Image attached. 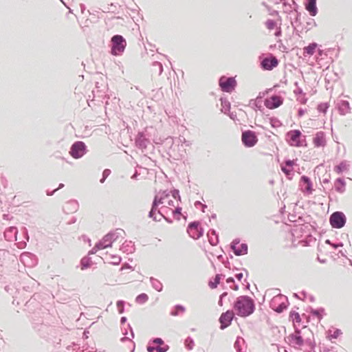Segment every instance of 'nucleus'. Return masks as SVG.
Masks as SVG:
<instances>
[{
    "label": "nucleus",
    "instance_id": "nucleus-1",
    "mask_svg": "<svg viewBox=\"0 0 352 352\" xmlns=\"http://www.w3.org/2000/svg\"><path fill=\"white\" fill-rule=\"evenodd\" d=\"M234 308L237 311V315L247 317L251 315L255 309L254 300L248 296H241L236 298Z\"/></svg>",
    "mask_w": 352,
    "mask_h": 352
},
{
    "label": "nucleus",
    "instance_id": "nucleus-2",
    "mask_svg": "<svg viewBox=\"0 0 352 352\" xmlns=\"http://www.w3.org/2000/svg\"><path fill=\"white\" fill-rule=\"evenodd\" d=\"M111 54L113 56L122 55L126 46V41L125 38L122 35L116 34L111 37Z\"/></svg>",
    "mask_w": 352,
    "mask_h": 352
},
{
    "label": "nucleus",
    "instance_id": "nucleus-3",
    "mask_svg": "<svg viewBox=\"0 0 352 352\" xmlns=\"http://www.w3.org/2000/svg\"><path fill=\"white\" fill-rule=\"evenodd\" d=\"M287 297L283 294H278L273 297L270 302V308L279 314L282 313L287 307Z\"/></svg>",
    "mask_w": 352,
    "mask_h": 352
},
{
    "label": "nucleus",
    "instance_id": "nucleus-4",
    "mask_svg": "<svg viewBox=\"0 0 352 352\" xmlns=\"http://www.w3.org/2000/svg\"><path fill=\"white\" fill-rule=\"evenodd\" d=\"M122 233H124V231L122 229L111 231L99 241V245L104 249L111 247L112 243L122 236Z\"/></svg>",
    "mask_w": 352,
    "mask_h": 352
},
{
    "label": "nucleus",
    "instance_id": "nucleus-5",
    "mask_svg": "<svg viewBox=\"0 0 352 352\" xmlns=\"http://www.w3.org/2000/svg\"><path fill=\"white\" fill-rule=\"evenodd\" d=\"M87 152V146L82 141L75 142L71 146L69 154L74 159L83 157Z\"/></svg>",
    "mask_w": 352,
    "mask_h": 352
},
{
    "label": "nucleus",
    "instance_id": "nucleus-6",
    "mask_svg": "<svg viewBox=\"0 0 352 352\" xmlns=\"http://www.w3.org/2000/svg\"><path fill=\"white\" fill-rule=\"evenodd\" d=\"M237 82L234 77L221 76L219 80V85L223 92L231 93L236 87Z\"/></svg>",
    "mask_w": 352,
    "mask_h": 352
},
{
    "label": "nucleus",
    "instance_id": "nucleus-7",
    "mask_svg": "<svg viewBox=\"0 0 352 352\" xmlns=\"http://www.w3.org/2000/svg\"><path fill=\"white\" fill-rule=\"evenodd\" d=\"M329 222L332 228L340 229L345 226L346 218L342 212L336 211L331 214Z\"/></svg>",
    "mask_w": 352,
    "mask_h": 352
},
{
    "label": "nucleus",
    "instance_id": "nucleus-8",
    "mask_svg": "<svg viewBox=\"0 0 352 352\" xmlns=\"http://www.w3.org/2000/svg\"><path fill=\"white\" fill-rule=\"evenodd\" d=\"M302 133L299 130H292L287 133V141L290 146L300 147L302 146L300 141Z\"/></svg>",
    "mask_w": 352,
    "mask_h": 352
},
{
    "label": "nucleus",
    "instance_id": "nucleus-9",
    "mask_svg": "<svg viewBox=\"0 0 352 352\" xmlns=\"http://www.w3.org/2000/svg\"><path fill=\"white\" fill-rule=\"evenodd\" d=\"M187 232L189 236L194 239H199L204 234V230L199 227V221L190 223L187 228Z\"/></svg>",
    "mask_w": 352,
    "mask_h": 352
},
{
    "label": "nucleus",
    "instance_id": "nucleus-10",
    "mask_svg": "<svg viewBox=\"0 0 352 352\" xmlns=\"http://www.w3.org/2000/svg\"><path fill=\"white\" fill-rule=\"evenodd\" d=\"M230 248L236 256H241L248 254V245L245 243H240L239 239H235L230 244Z\"/></svg>",
    "mask_w": 352,
    "mask_h": 352
},
{
    "label": "nucleus",
    "instance_id": "nucleus-11",
    "mask_svg": "<svg viewBox=\"0 0 352 352\" xmlns=\"http://www.w3.org/2000/svg\"><path fill=\"white\" fill-rule=\"evenodd\" d=\"M242 142L246 147H252L254 146L258 139L255 133L252 131H245L242 133Z\"/></svg>",
    "mask_w": 352,
    "mask_h": 352
},
{
    "label": "nucleus",
    "instance_id": "nucleus-12",
    "mask_svg": "<svg viewBox=\"0 0 352 352\" xmlns=\"http://www.w3.org/2000/svg\"><path fill=\"white\" fill-rule=\"evenodd\" d=\"M135 143L136 147L144 151V150H145L147 148L148 145L150 144L151 142L149 139L146 137V133L142 131L139 132L136 135L135 139Z\"/></svg>",
    "mask_w": 352,
    "mask_h": 352
},
{
    "label": "nucleus",
    "instance_id": "nucleus-13",
    "mask_svg": "<svg viewBox=\"0 0 352 352\" xmlns=\"http://www.w3.org/2000/svg\"><path fill=\"white\" fill-rule=\"evenodd\" d=\"M278 65V59L273 55L264 58L261 62V67L263 70L270 71Z\"/></svg>",
    "mask_w": 352,
    "mask_h": 352
},
{
    "label": "nucleus",
    "instance_id": "nucleus-14",
    "mask_svg": "<svg viewBox=\"0 0 352 352\" xmlns=\"http://www.w3.org/2000/svg\"><path fill=\"white\" fill-rule=\"evenodd\" d=\"M234 314L232 311L228 310L227 311L221 314L219 321L221 324L220 329H224L229 327L234 318Z\"/></svg>",
    "mask_w": 352,
    "mask_h": 352
},
{
    "label": "nucleus",
    "instance_id": "nucleus-15",
    "mask_svg": "<svg viewBox=\"0 0 352 352\" xmlns=\"http://www.w3.org/2000/svg\"><path fill=\"white\" fill-rule=\"evenodd\" d=\"M283 102V98L277 95H273L269 98L265 99V105L270 109H276L280 107Z\"/></svg>",
    "mask_w": 352,
    "mask_h": 352
},
{
    "label": "nucleus",
    "instance_id": "nucleus-16",
    "mask_svg": "<svg viewBox=\"0 0 352 352\" xmlns=\"http://www.w3.org/2000/svg\"><path fill=\"white\" fill-rule=\"evenodd\" d=\"M287 339L289 342L293 346H301L304 344V340L300 336V331L298 329L295 330L294 333L290 334Z\"/></svg>",
    "mask_w": 352,
    "mask_h": 352
},
{
    "label": "nucleus",
    "instance_id": "nucleus-17",
    "mask_svg": "<svg viewBox=\"0 0 352 352\" xmlns=\"http://www.w3.org/2000/svg\"><path fill=\"white\" fill-rule=\"evenodd\" d=\"M300 186L302 192L310 195L312 193V182L309 177L302 175L300 178Z\"/></svg>",
    "mask_w": 352,
    "mask_h": 352
},
{
    "label": "nucleus",
    "instance_id": "nucleus-18",
    "mask_svg": "<svg viewBox=\"0 0 352 352\" xmlns=\"http://www.w3.org/2000/svg\"><path fill=\"white\" fill-rule=\"evenodd\" d=\"M21 261L28 267H32L35 264V256L30 252H23L20 256Z\"/></svg>",
    "mask_w": 352,
    "mask_h": 352
},
{
    "label": "nucleus",
    "instance_id": "nucleus-19",
    "mask_svg": "<svg viewBox=\"0 0 352 352\" xmlns=\"http://www.w3.org/2000/svg\"><path fill=\"white\" fill-rule=\"evenodd\" d=\"M160 204H162L158 199V195H155L152 204L151 209L148 213V217L153 219L155 221H160L161 220V218L157 219V216L155 214L156 212L158 210L157 207Z\"/></svg>",
    "mask_w": 352,
    "mask_h": 352
},
{
    "label": "nucleus",
    "instance_id": "nucleus-20",
    "mask_svg": "<svg viewBox=\"0 0 352 352\" xmlns=\"http://www.w3.org/2000/svg\"><path fill=\"white\" fill-rule=\"evenodd\" d=\"M18 230L16 227H10L4 232V237L8 241H13L17 240Z\"/></svg>",
    "mask_w": 352,
    "mask_h": 352
},
{
    "label": "nucleus",
    "instance_id": "nucleus-21",
    "mask_svg": "<svg viewBox=\"0 0 352 352\" xmlns=\"http://www.w3.org/2000/svg\"><path fill=\"white\" fill-rule=\"evenodd\" d=\"M313 142L316 147L324 146L326 145L324 133L322 131L317 132L314 138Z\"/></svg>",
    "mask_w": 352,
    "mask_h": 352
},
{
    "label": "nucleus",
    "instance_id": "nucleus-22",
    "mask_svg": "<svg viewBox=\"0 0 352 352\" xmlns=\"http://www.w3.org/2000/svg\"><path fill=\"white\" fill-rule=\"evenodd\" d=\"M305 9L312 16H314L318 13V8L316 6V0H305Z\"/></svg>",
    "mask_w": 352,
    "mask_h": 352
},
{
    "label": "nucleus",
    "instance_id": "nucleus-23",
    "mask_svg": "<svg viewBox=\"0 0 352 352\" xmlns=\"http://www.w3.org/2000/svg\"><path fill=\"white\" fill-rule=\"evenodd\" d=\"M78 203L76 200H69L63 206V210L66 213H73L78 210Z\"/></svg>",
    "mask_w": 352,
    "mask_h": 352
},
{
    "label": "nucleus",
    "instance_id": "nucleus-24",
    "mask_svg": "<svg viewBox=\"0 0 352 352\" xmlns=\"http://www.w3.org/2000/svg\"><path fill=\"white\" fill-rule=\"evenodd\" d=\"M120 250L124 253H133L135 251L134 243L131 241H125L120 246Z\"/></svg>",
    "mask_w": 352,
    "mask_h": 352
},
{
    "label": "nucleus",
    "instance_id": "nucleus-25",
    "mask_svg": "<svg viewBox=\"0 0 352 352\" xmlns=\"http://www.w3.org/2000/svg\"><path fill=\"white\" fill-rule=\"evenodd\" d=\"M339 112L341 115H346L350 113V104L347 100H342L338 106Z\"/></svg>",
    "mask_w": 352,
    "mask_h": 352
},
{
    "label": "nucleus",
    "instance_id": "nucleus-26",
    "mask_svg": "<svg viewBox=\"0 0 352 352\" xmlns=\"http://www.w3.org/2000/svg\"><path fill=\"white\" fill-rule=\"evenodd\" d=\"M209 243L212 245H216L219 243V236L217 232L214 229H210L208 234Z\"/></svg>",
    "mask_w": 352,
    "mask_h": 352
},
{
    "label": "nucleus",
    "instance_id": "nucleus-27",
    "mask_svg": "<svg viewBox=\"0 0 352 352\" xmlns=\"http://www.w3.org/2000/svg\"><path fill=\"white\" fill-rule=\"evenodd\" d=\"M346 183L342 178H338L335 182V189L340 193H343L345 191Z\"/></svg>",
    "mask_w": 352,
    "mask_h": 352
},
{
    "label": "nucleus",
    "instance_id": "nucleus-28",
    "mask_svg": "<svg viewBox=\"0 0 352 352\" xmlns=\"http://www.w3.org/2000/svg\"><path fill=\"white\" fill-rule=\"evenodd\" d=\"M245 345V340L243 338L238 336L234 342V346L236 352H245V349H243V346Z\"/></svg>",
    "mask_w": 352,
    "mask_h": 352
},
{
    "label": "nucleus",
    "instance_id": "nucleus-29",
    "mask_svg": "<svg viewBox=\"0 0 352 352\" xmlns=\"http://www.w3.org/2000/svg\"><path fill=\"white\" fill-rule=\"evenodd\" d=\"M349 167V164L346 161L344 160V161H342L338 165H337L334 167V170L338 174H341L342 172L348 170Z\"/></svg>",
    "mask_w": 352,
    "mask_h": 352
},
{
    "label": "nucleus",
    "instance_id": "nucleus-30",
    "mask_svg": "<svg viewBox=\"0 0 352 352\" xmlns=\"http://www.w3.org/2000/svg\"><path fill=\"white\" fill-rule=\"evenodd\" d=\"M151 72L153 74L160 76L163 72L162 64L158 61H155L152 64Z\"/></svg>",
    "mask_w": 352,
    "mask_h": 352
},
{
    "label": "nucleus",
    "instance_id": "nucleus-31",
    "mask_svg": "<svg viewBox=\"0 0 352 352\" xmlns=\"http://www.w3.org/2000/svg\"><path fill=\"white\" fill-rule=\"evenodd\" d=\"M150 282L153 289L157 292H161L163 289L162 283L157 279L151 277Z\"/></svg>",
    "mask_w": 352,
    "mask_h": 352
},
{
    "label": "nucleus",
    "instance_id": "nucleus-32",
    "mask_svg": "<svg viewBox=\"0 0 352 352\" xmlns=\"http://www.w3.org/2000/svg\"><path fill=\"white\" fill-rule=\"evenodd\" d=\"M317 46L318 45L316 43H310L308 46L304 47V53L312 56L315 53Z\"/></svg>",
    "mask_w": 352,
    "mask_h": 352
},
{
    "label": "nucleus",
    "instance_id": "nucleus-33",
    "mask_svg": "<svg viewBox=\"0 0 352 352\" xmlns=\"http://www.w3.org/2000/svg\"><path fill=\"white\" fill-rule=\"evenodd\" d=\"M342 334V331L339 329H336L334 330H329L327 332V338L329 340L336 339Z\"/></svg>",
    "mask_w": 352,
    "mask_h": 352
},
{
    "label": "nucleus",
    "instance_id": "nucleus-34",
    "mask_svg": "<svg viewBox=\"0 0 352 352\" xmlns=\"http://www.w3.org/2000/svg\"><path fill=\"white\" fill-rule=\"evenodd\" d=\"M221 111L224 113H227L228 111L230 109V103L226 98H221Z\"/></svg>",
    "mask_w": 352,
    "mask_h": 352
},
{
    "label": "nucleus",
    "instance_id": "nucleus-35",
    "mask_svg": "<svg viewBox=\"0 0 352 352\" xmlns=\"http://www.w3.org/2000/svg\"><path fill=\"white\" fill-rule=\"evenodd\" d=\"M174 310L170 311V315L173 316H177L179 314V312L184 313L186 311V308L181 305H177L174 307Z\"/></svg>",
    "mask_w": 352,
    "mask_h": 352
},
{
    "label": "nucleus",
    "instance_id": "nucleus-36",
    "mask_svg": "<svg viewBox=\"0 0 352 352\" xmlns=\"http://www.w3.org/2000/svg\"><path fill=\"white\" fill-rule=\"evenodd\" d=\"M324 312V309L323 308H319V309H311V314L313 316H315L317 317V318L320 320L322 318V314Z\"/></svg>",
    "mask_w": 352,
    "mask_h": 352
},
{
    "label": "nucleus",
    "instance_id": "nucleus-37",
    "mask_svg": "<svg viewBox=\"0 0 352 352\" xmlns=\"http://www.w3.org/2000/svg\"><path fill=\"white\" fill-rule=\"evenodd\" d=\"M148 297L147 294L142 293V294H139L136 297L135 302L138 304H144L148 300Z\"/></svg>",
    "mask_w": 352,
    "mask_h": 352
},
{
    "label": "nucleus",
    "instance_id": "nucleus-38",
    "mask_svg": "<svg viewBox=\"0 0 352 352\" xmlns=\"http://www.w3.org/2000/svg\"><path fill=\"white\" fill-rule=\"evenodd\" d=\"M221 276V274H217L214 277V281L209 283V286L210 287V288L214 289L217 287V285L220 283Z\"/></svg>",
    "mask_w": 352,
    "mask_h": 352
},
{
    "label": "nucleus",
    "instance_id": "nucleus-39",
    "mask_svg": "<svg viewBox=\"0 0 352 352\" xmlns=\"http://www.w3.org/2000/svg\"><path fill=\"white\" fill-rule=\"evenodd\" d=\"M80 263L82 270H84L91 266V261L90 258L85 257L82 258Z\"/></svg>",
    "mask_w": 352,
    "mask_h": 352
},
{
    "label": "nucleus",
    "instance_id": "nucleus-40",
    "mask_svg": "<svg viewBox=\"0 0 352 352\" xmlns=\"http://www.w3.org/2000/svg\"><path fill=\"white\" fill-rule=\"evenodd\" d=\"M289 318L296 322H300L301 321L300 316L298 312L292 311L289 314Z\"/></svg>",
    "mask_w": 352,
    "mask_h": 352
},
{
    "label": "nucleus",
    "instance_id": "nucleus-41",
    "mask_svg": "<svg viewBox=\"0 0 352 352\" xmlns=\"http://www.w3.org/2000/svg\"><path fill=\"white\" fill-rule=\"evenodd\" d=\"M185 346L186 347V349H188V350H191L192 349L193 346H194V340H192V338L190 337H188L186 340H185Z\"/></svg>",
    "mask_w": 352,
    "mask_h": 352
},
{
    "label": "nucleus",
    "instance_id": "nucleus-42",
    "mask_svg": "<svg viewBox=\"0 0 352 352\" xmlns=\"http://www.w3.org/2000/svg\"><path fill=\"white\" fill-rule=\"evenodd\" d=\"M157 195H158V199L160 201V203L164 204V199L169 197V192H167L166 190H164L162 192H160Z\"/></svg>",
    "mask_w": 352,
    "mask_h": 352
},
{
    "label": "nucleus",
    "instance_id": "nucleus-43",
    "mask_svg": "<svg viewBox=\"0 0 352 352\" xmlns=\"http://www.w3.org/2000/svg\"><path fill=\"white\" fill-rule=\"evenodd\" d=\"M270 122L271 126L274 128L281 126L280 122L276 118H271L270 119Z\"/></svg>",
    "mask_w": 352,
    "mask_h": 352
},
{
    "label": "nucleus",
    "instance_id": "nucleus-44",
    "mask_svg": "<svg viewBox=\"0 0 352 352\" xmlns=\"http://www.w3.org/2000/svg\"><path fill=\"white\" fill-rule=\"evenodd\" d=\"M329 108V104L327 103H320L318 105V110L320 112L325 113Z\"/></svg>",
    "mask_w": 352,
    "mask_h": 352
},
{
    "label": "nucleus",
    "instance_id": "nucleus-45",
    "mask_svg": "<svg viewBox=\"0 0 352 352\" xmlns=\"http://www.w3.org/2000/svg\"><path fill=\"white\" fill-rule=\"evenodd\" d=\"M325 243L327 244H329L330 245L332 248H333L334 249H337L338 248H340V247H342L343 246V243L342 242H338V243H332L329 239H327L325 241Z\"/></svg>",
    "mask_w": 352,
    "mask_h": 352
},
{
    "label": "nucleus",
    "instance_id": "nucleus-46",
    "mask_svg": "<svg viewBox=\"0 0 352 352\" xmlns=\"http://www.w3.org/2000/svg\"><path fill=\"white\" fill-rule=\"evenodd\" d=\"M116 8V6L113 3H111V4L108 5L107 7H105L104 8V10H102V12H105V13H108V12L114 13L115 10L113 8Z\"/></svg>",
    "mask_w": 352,
    "mask_h": 352
},
{
    "label": "nucleus",
    "instance_id": "nucleus-47",
    "mask_svg": "<svg viewBox=\"0 0 352 352\" xmlns=\"http://www.w3.org/2000/svg\"><path fill=\"white\" fill-rule=\"evenodd\" d=\"M265 25L267 29L271 30L274 29V28L276 26V22H275V21H274L272 19H268L265 23Z\"/></svg>",
    "mask_w": 352,
    "mask_h": 352
},
{
    "label": "nucleus",
    "instance_id": "nucleus-48",
    "mask_svg": "<svg viewBox=\"0 0 352 352\" xmlns=\"http://www.w3.org/2000/svg\"><path fill=\"white\" fill-rule=\"evenodd\" d=\"M149 344H156L159 346L164 345V340L160 338H155L149 341Z\"/></svg>",
    "mask_w": 352,
    "mask_h": 352
},
{
    "label": "nucleus",
    "instance_id": "nucleus-49",
    "mask_svg": "<svg viewBox=\"0 0 352 352\" xmlns=\"http://www.w3.org/2000/svg\"><path fill=\"white\" fill-rule=\"evenodd\" d=\"M168 349H169V346L167 344L155 346V351L157 352H166Z\"/></svg>",
    "mask_w": 352,
    "mask_h": 352
},
{
    "label": "nucleus",
    "instance_id": "nucleus-50",
    "mask_svg": "<svg viewBox=\"0 0 352 352\" xmlns=\"http://www.w3.org/2000/svg\"><path fill=\"white\" fill-rule=\"evenodd\" d=\"M124 302L123 300H118L117 302V307L118 308V311L120 314H122L124 312Z\"/></svg>",
    "mask_w": 352,
    "mask_h": 352
},
{
    "label": "nucleus",
    "instance_id": "nucleus-51",
    "mask_svg": "<svg viewBox=\"0 0 352 352\" xmlns=\"http://www.w3.org/2000/svg\"><path fill=\"white\" fill-rule=\"evenodd\" d=\"M181 212H182V208L181 207H177L175 210H172V214L174 217H175L176 215H178L177 217H176L177 219H179V215L181 214Z\"/></svg>",
    "mask_w": 352,
    "mask_h": 352
},
{
    "label": "nucleus",
    "instance_id": "nucleus-52",
    "mask_svg": "<svg viewBox=\"0 0 352 352\" xmlns=\"http://www.w3.org/2000/svg\"><path fill=\"white\" fill-rule=\"evenodd\" d=\"M102 249H104V248L100 247V245H99V242H98L95 245V246L92 248V250L89 251V254H95L98 250H102Z\"/></svg>",
    "mask_w": 352,
    "mask_h": 352
},
{
    "label": "nucleus",
    "instance_id": "nucleus-53",
    "mask_svg": "<svg viewBox=\"0 0 352 352\" xmlns=\"http://www.w3.org/2000/svg\"><path fill=\"white\" fill-rule=\"evenodd\" d=\"M168 209L167 206L162 207L160 209L157 210V213L160 214V217L162 219V217L164 216V212H166V210Z\"/></svg>",
    "mask_w": 352,
    "mask_h": 352
},
{
    "label": "nucleus",
    "instance_id": "nucleus-54",
    "mask_svg": "<svg viewBox=\"0 0 352 352\" xmlns=\"http://www.w3.org/2000/svg\"><path fill=\"white\" fill-rule=\"evenodd\" d=\"M113 261H112V263L113 265H118L121 261V257L118 256H112Z\"/></svg>",
    "mask_w": 352,
    "mask_h": 352
},
{
    "label": "nucleus",
    "instance_id": "nucleus-55",
    "mask_svg": "<svg viewBox=\"0 0 352 352\" xmlns=\"http://www.w3.org/2000/svg\"><path fill=\"white\" fill-rule=\"evenodd\" d=\"M227 296H228V292H223V294H221V296L219 297V302H218V304L219 306L223 305V298Z\"/></svg>",
    "mask_w": 352,
    "mask_h": 352
},
{
    "label": "nucleus",
    "instance_id": "nucleus-56",
    "mask_svg": "<svg viewBox=\"0 0 352 352\" xmlns=\"http://www.w3.org/2000/svg\"><path fill=\"white\" fill-rule=\"evenodd\" d=\"M172 196L175 198V199H178L179 200H180V196H179V192L178 190H173L172 191Z\"/></svg>",
    "mask_w": 352,
    "mask_h": 352
},
{
    "label": "nucleus",
    "instance_id": "nucleus-57",
    "mask_svg": "<svg viewBox=\"0 0 352 352\" xmlns=\"http://www.w3.org/2000/svg\"><path fill=\"white\" fill-rule=\"evenodd\" d=\"M16 246L19 249H23L26 246V242L25 241H19L16 243Z\"/></svg>",
    "mask_w": 352,
    "mask_h": 352
},
{
    "label": "nucleus",
    "instance_id": "nucleus-58",
    "mask_svg": "<svg viewBox=\"0 0 352 352\" xmlns=\"http://www.w3.org/2000/svg\"><path fill=\"white\" fill-rule=\"evenodd\" d=\"M298 243L302 245V246H308L309 245V241L308 239L300 240Z\"/></svg>",
    "mask_w": 352,
    "mask_h": 352
},
{
    "label": "nucleus",
    "instance_id": "nucleus-59",
    "mask_svg": "<svg viewBox=\"0 0 352 352\" xmlns=\"http://www.w3.org/2000/svg\"><path fill=\"white\" fill-rule=\"evenodd\" d=\"M305 342L311 347V349H314L315 344L310 339L306 340Z\"/></svg>",
    "mask_w": 352,
    "mask_h": 352
},
{
    "label": "nucleus",
    "instance_id": "nucleus-60",
    "mask_svg": "<svg viewBox=\"0 0 352 352\" xmlns=\"http://www.w3.org/2000/svg\"><path fill=\"white\" fill-rule=\"evenodd\" d=\"M282 170L284 172L286 175H289V173L292 170V168L291 167L287 168V167H282Z\"/></svg>",
    "mask_w": 352,
    "mask_h": 352
},
{
    "label": "nucleus",
    "instance_id": "nucleus-61",
    "mask_svg": "<svg viewBox=\"0 0 352 352\" xmlns=\"http://www.w3.org/2000/svg\"><path fill=\"white\" fill-rule=\"evenodd\" d=\"M111 170L109 169H104L102 173L103 177L106 178L110 175Z\"/></svg>",
    "mask_w": 352,
    "mask_h": 352
},
{
    "label": "nucleus",
    "instance_id": "nucleus-62",
    "mask_svg": "<svg viewBox=\"0 0 352 352\" xmlns=\"http://www.w3.org/2000/svg\"><path fill=\"white\" fill-rule=\"evenodd\" d=\"M285 166H288V167H292V166L294 165V162L293 160H287L285 161Z\"/></svg>",
    "mask_w": 352,
    "mask_h": 352
},
{
    "label": "nucleus",
    "instance_id": "nucleus-63",
    "mask_svg": "<svg viewBox=\"0 0 352 352\" xmlns=\"http://www.w3.org/2000/svg\"><path fill=\"white\" fill-rule=\"evenodd\" d=\"M179 142H181V143H185V144H186V146H189V145H190L189 142H187V141L186 140L185 138H184V137H183V136H180V137L179 138Z\"/></svg>",
    "mask_w": 352,
    "mask_h": 352
},
{
    "label": "nucleus",
    "instance_id": "nucleus-64",
    "mask_svg": "<svg viewBox=\"0 0 352 352\" xmlns=\"http://www.w3.org/2000/svg\"><path fill=\"white\" fill-rule=\"evenodd\" d=\"M150 344H151L148 343V345L146 347L147 351L153 352L154 351H155V346H151Z\"/></svg>",
    "mask_w": 352,
    "mask_h": 352
}]
</instances>
